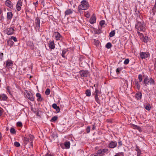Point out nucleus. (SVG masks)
Here are the masks:
<instances>
[{
    "mask_svg": "<svg viewBox=\"0 0 156 156\" xmlns=\"http://www.w3.org/2000/svg\"><path fill=\"white\" fill-rule=\"evenodd\" d=\"M81 4L78 7V10L79 12L81 10H86L89 7V5L88 2L86 0H83L81 2Z\"/></svg>",
    "mask_w": 156,
    "mask_h": 156,
    "instance_id": "1",
    "label": "nucleus"
},
{
    "mask_svg": "<svg viewBox=\"0 0 156 156\" xmlns=\"http://www.w3.org/2000/svg\"><path fill=\"white\" fill-rule=\"evenodd\" d=\"M144 83L146 87L148 86L149 85H155V83L154 80L152 78H149L148 76H146L144 80Z\"/></svg>",
    "mask_w": 156,
    "mask_h": 156,
    "instance_id": "2",
    "label": "nucleus"
},
{
    "mask_svg": "<svg viewBox=\"0 0 156 156\" xmlns=\"http://www.w3.org/2000/svg\"><path fill=\"white\" fill-rule=\"evenodd\" d=\"M135 28L138 30L144 32L145 28L144 22H138L136 24Z\"/></svg>",
    "mask_w": 156,
    "mask_h": 156,
    "instance_id": "3",
    "label": "nucleus"
},
{
    "mask_svg": "<svg viewBox=\"0 0 156 156\" xmlns=\"http://www.w3.org/2000/svg\"><path fill=\"white\" fill-rule=\"evenodd\" d=\"M79 73L81 76L83 77H87L89 74V72L87 70H81Z\"/></svg>",
    "mask_w": 156,
    "mask_h": 156,
    "instance_id": "4",
    "label": "nucleus"
},
{
    "mask_svg": "<svg viewBox=\"0 0 156 156\" xmlns=\"http://www.w3.org/2000/svg\"><path fill=\"white\" fill-rule=\"evenodd\" d=\"M54 36H55L56 40L57 41H62L63 39V37L58 32H55L54 33Z\"/></svg>",
    "mask_w": 156,
    "mask_h": 156,
    "instance_id": "5",
    "label": "nucleus"
},
{
    "mask_svg": "<svg viewBox=\"0 0 156 156\" xmlns=\"http://www.w3.org/2000/svg\"><path fill=\"white\" fill-rule=\"evenodd\" d=\"M140 58L142 59L145 58H147L150 55L149 53L147 52H141L140 53Z\"/></svg>",
    "mask_w": 156,
    "mask_h": 156,
    "instance_id": "6",
    "label": "nucleus"
},
{
    "mask_svg": "<svg viewBox=\"0 0 156 156\" xmlns=\"http://www.w3.org/2000/svg\"><path fill=\"white\" fill-rule=\"evenodd\" d=\"M5 5L7 7H9L10 9H13V3L9 0H6L5 2Z\"/></svg>",
    "mask_w": 156,
    "mask_h": 156,
    "instance_id": "7",
    "label": "nucleus"
},
{
    "mask_svg": "<svg viewBox=\"0 0 156 156\" xmlns=\"http://www.w3.org/2000/svg\"><path fill=\"white\" fill-rule=\"evenodd\" d=\"M117 145V143L115 141H112L109 144L108 147L110 148H113L116 147Z\"/></svg>",
    "mask_w": 156,
    "mask_h": 156,
    "instance_id": "8",
    "label": "nucleus"
},
{
    "mask_svg": "<svg viewBox=\"0 0 156 156\" xmlns=\"http://www.w3.org/2000/svg\"><path fill=\"white\" fill-rule=\"evenodd\" d=\"M6 31V34L8 35H10L13 34L15 30L13 28L10 27L7 28Z\"/></svg>",
    "mask_w": 156,
    "mask_h": 156,
    "instance_id": "9",
    "label": "nucleus"
},
{
    "mask_svg": "<svg viewBox=\"0 0 156 156\" xmlns=\"http://www.w3.org/2000/svg\"><path fill=\"white\" fill-rule=\"evenodd\" d=\"M27 93L26 95L27 98L31 101H34V98L33 94L30 92H28Z\"/></svg>",
    "mask_w": 156,
    "mask_h": 156,
    "instance_id": "10",
    "label": "nucleus"
},
{
    "mask_svg": "<svg viewBox=\"0 0 156 156\" xmlns=\"http://www.w3.org/2000/svg\"><path fill=\"white\" fill-rule=\"evenodd\" d=\"M34 138V137L33 136L30 134L29 135V139L30 140V145L29 146V147H30V146H31L33 148V141Z\"/></svg>",
    "mask_w": 156,
    "mask_h": 156,
    "instance_id": "11",
    "label": "nucleus"
},
{
    "mask_svg": "<svg viewBox=\"0 0 156 156\" xmlns=\"http://www.w3.org/2000/svg\"><path fill=\"white\" fill-rule=\"evenodd\" d=\"M22 2L21 0H19L16 5V9L18 11H20L21 9V6H22Z\"/></svg>",
    "mask_w": 156,
    "mask_h": 156,
    "instance_id": "12",
    "label": "nucleus"
},
{
    "mask_svg": "<svg viewBox=\"0 0 156 156\" xmlns=\"http://www.w3.org/2000/svg\"><path fill=\"white\" fill-rule=\"evenodd\" d=\"M36 28L38 29H39L40 26V20L38 17L36 18L35 20Z\"/></svg>",
    "mask_w": 156,
    "mask_h": 156,
    "instance_id": "13",
    "label": "nucleus"
},
{
    "mask_svg": "<svg viewBox=\"0 0 156 156\" xmlns=\"http://www.w3.org/2000/svg\"><path fill=\"white\" fill-rule=\"evenodd\" d=\"M135 97L137 100H140L142 98V94L140 92H137L135 94Z\"/></svg>",
    "mask_w": 156,
    "mask_h": 156,
    "instance_id": "14",
    "label": "nucleus"
},
{
    "mask_svg": "<svg viewBox=\"0 0 156 156\" xmlns=\"http://www.w3.org/2000/svg\"><path fill=\"white\" fill-rule=\"evenodd\" d=\"M49 42V43L48 44L49 47L51 49H54L55 48L54 41H50Z\"/></svg>",
    "mask_w": 156,
    "mask_h": 156,
    "instance_id": "15",
    "label": "nucleus"
},
{
    "mask_svg": "<svg viewBox=\"0 0 156 156\" xmlns=\"http://www.w3.org/2000/svg\"><path fill=\"white\" fill-rule=\"evenodd\" d=\"M13 65L12 62L11 60H8L6 62V66L7 68H9L12 66Z\"/></svg>",
    "mask_w": 156,
    "mask_h": 156,
    "instance_id": "16",
    "label": "nucleus"
},
{
    "mask_svg": "<svg viewBox=\"0 0 156 156\" xmlns=\"http://www.w3.org/2000/svg\"><path fill=\"white\" fill-rule=\"evenodd\" d=\"M101 90H99L98 87H96L94 93L93 94V95H96L97 94V95H99V94H101Z\"/></svg>",
    "mask_w": 156,
    "mask_h": 156,
    "instance_id": "17",
    "label": "nucleus"
},
{
    "mask_svg": "<svg viewBox=\"0 0 156 156\" xmlns=\"http://www.w3.org/2000/svg\"><path fill=\"white\" fill-rule=\"evenodd\" d=\"M135 150L136 151L137 153V156H140L141 154V151L139 147L136 145V146Z\"/></svg>",
    "mask_w": 156,
    "mask_h": 156,
    "instance_id": "18",
    "label": "nucleus"
},
{
    "mask_svg": "<svg viewBox=\"0 0 156 156\" xmlns=\"http://www.w3.org/2000/svg\"><path fill=\"white\" fill-rule=\"evenodd\" d=\"M13 16V14L11 12H9L7 13V19L8 20H11Z\"/></svg>",
    "mask_w": 156,
    "mask_h": 156,
    "instance_id": "19",
    "label": "nucleus"
},
{
    "mask_svg": "<svg viewBox=\"0 0 156 156\" xmlns=\"http://www.w3.org/2000/svg\"><path fill=\"white\" fill-rule=\"evenodd\" d=\"M96 19L95 16H92L90 19V22L91 24H93L96 22Z\"/></svg>",
    "mask_w": 156,
    "mask_h": 156,
    "instance_id": "20",
    "label": "nucleus"
},
{
    "mask_svg": "<svg viewBox=\"0 0 156 156\" xmlns=\"http://www.w3.org/2000/svg\"><path fill=\"white\" fill-rule=\"evenodd\" d=\"M27 44L28 46H30L32 49L34 48V44L32 42L28 41L27 42Z\"/></svg>",
    "mask_w": 156,
    "mask_h": 156,
    "instance_id": "21",
    "label": "nucleus"
},
{
    "mask_svg": "<svg viewBox=\"0 0 156 156\" xmlns=\"http://www.w3.org/2000/svg\"><path fill=\"white\" fill-rule=\"evenodd\" d=\"M36 96L38 98L37 100L38 101H42L43 99L42 98L41 95L39 93H37L36 94Z\"/></svg>",
    "mask_w": 156,
    "mask_h": 156,
    "instance_id": "22",
    "label": "nucleus"
},
{
    "mask_svg": "<svg viewBox=\"0 0 156 156\" xmlns=\"http://www.w3.org/2000/svg\"><path fill=\"white\" fill-rule=\"evenodd\" d=\"M65 148L66 149H69L70 146V143L69 141H66L64 143Z\"/></svg>",
    "mask_w": 156,
    "mask_h": 156,
    "instance_id": "23",
    "label": "nucleus"
},
{
    "mask_svg": "<svg viewBox=\"0 0 156 156\" xmlns=\"http://www.w3.org/2000/svg\"><path fill=\"white\" fill-rule=\"evenodd\" d=\"M73 11L71 9H68L66 10L65 12V16H66V15H68L71 14L73 13Z\"/></svg>",
    "mask_w": 156,
    "mask_h": 156,
    "instance_id": "24",
    "label": "nucleus"
},
{
    "mask_svg": "<svg viewBox=\"0 0 156 156\" xmlns=\"http://www.w3.org/2000/svg\"><path fill=\"white\" fill-rule=\"evenodd\" d=\"M23 140L24 146H26L29 142L30 143V140H29V138L24 137L23 139Z\"/></svg>",
    "mask_w": 156,
    "mask_h": 156,
    "instance_id": "25",
    "label": "nucleus"
},
{
    "mask_svg": "<svg viewBox=\"0 0 156 156\" xmlns=\"http://www.w3.org/2000/svg\"><path fill=\"white\" fill-rule=\"evenodd\" d=\"M131 125L133 127H134L135 129H137L139 131H142L141 128L139 126L134 124H131Z\"/></svg>",
    "mask_w": 156,
    "mask_h": 156,
    "instance_id": "26",
    "label": "nucleus"
},
{
    "mask_svg": "<svg viewBox=\"0 0 156 156\" xmlns=\"http://www.w3.org/2000/svg\"><path fill=\"white\" fill-rule=\"evenodd\" d=\"M0 98L3 100L5 101L7 99L8 97L6 95L3 94L0 96Z\"/></svg>",
    "mask_w": 156,
    "mask_h": 156,
    "instance_id": "27",
    "label": "nucleus"
},
{
    "mask_svg": "<svg viewBox=\"0 0 156 156\" xmlns=\"http://www.w3.org/2000/svg\"><path fill=\"white\" fill-rule=\"evenodd\" d=\"M94 95V98L98 104H100L101 101L98 97L99 95H97V94Z\"/></svg>",
    "mask_w": 156,
    "mask_h": 156,
    "instance_id": "28",
    "label": "nucleus"
},
{
    "mask_svg": "<svg viewBox=\"0 0 156 156\" xmlns=\"http://www.w3.org/2000/svg\"><path fill=\"white\" fill-rule=\"evenodd\" d=\"M134 82L136 87L137 88L138 90H139L140 89V85L139 83V82L136 81V80H135Z\"/></svg>",
    "mask_w": 156,
    "mask_h": 156,
    "instance_id": "29",
    "label": "nucleus"
},
{
    "mask_svg": "<svg viewBox=\"0 0 156 156\" xmlns=\"http://www.w3.org/2000/svg\"><path fill=\"white\" fill-rule=\"evenodd\" d=\"M68 48H66V49H64L62 50V56L63 57H65V55H66V53L67 52V51H68Z\"/></svg>",
    "mask_w": 156,
    "mask_h": 156,
    "instance_id": "30",
    "label": "nucleus"
},
{
    "mask_svg": "<svg viewBox=\"0 0 156 156\" xmlns=\"http://www.w3.org/2000/svg\"><path fill=\"white\" fill-rule=\"evenodd\" d=\"M85 94L86 96L87 97H90L91 96V91L89 89H87L85 91Z\"/></svg>",
    "mask_w": 156,
    "mask_h": 156,
    "instance_id": "31",
    "label": "nucleus"
},
{
    "mask_svg": "<svg viewBox=\"0 0 156 156\" xmlns=\"http://www.w3.org/2000/svg\"><path fill=\"white\" fill-rule=\"evenodd\" d=\"M10 132L11 134H14L16 133V131L14 128L11 127L10 129Z\"/></svg>",
    "mask_w": 156,
    "mask_h": 156,
    "instance_id": "32",
    "label": "nucleus"
},
{
    "mask_svg": "<svg viewBox=\"0 0 156 156\" xmlns=\"http://www.w3.org/2000/svg\"><path fill=\"white\" fill-rule=\"evenodd\" d=\"M115 34V30H114L112 31L109 33V36L110 37L114 36Z\"/></svg>",
    "mask_w": 156,
    "mask_h": 156,
    "instance_id": "33",
    "label": "nucleus"
},
{
    "mask_svg": "<svg viewBox=\"0 0 156 156\" xmlns=\"http://www.w3.org/2000/svg\"><path fill=\"white\" fill-rule=\"evenodd\" d=\"M148 41L149 38L148 37L146 36H145V37H143V41L145 43H147Z\"/></svg>",
    "mask_w": 156,
    "mask_h": 156,
    "instance_id": "34",
    "label": "nucleus"
},
{
    "mask_svg": "<svg viewBox=\"0 0 156 156\" xmlns=\"http://www.w3.org/2000/svg\"><path fill=\"white\" fill-rule=\"evenodd\" d=\"M101 151H102V154L103 155H104L105 153H108V150L107 149H102Z\"/></svg>",
    "mask_w": 156,
    "mask_h": 156,
    "instance_id": "35",
    "label": "nucleus"
},
{
    "mask_svg": "<svg viewBox=\"0 0 156 156\" xmlns=\"http://www.w3.org/2000/svg\"><path fill=\"white\" fill-rule=\"evenodd\" d=\"M112 46V45L110 42L108 43L106 45V47L108 49L110 48Z\"/></svg>",
    "mask_w": 156,
    "mask_h": 156,
    "instance_id": "36",
    "label": "nucleus"
},
{
    "mask_svg": "<svg viewBox=\"0 0 156 156\" xmlns=\"http://www.w3.org/2000/svg\"><path fill=\"white\" fill-rule=\"evenodd\" d=\"M100 42L98 40H94V44L96 46H97L99 44Z\"/></svg>",
    "mask_w": 156,
    "mask_h": 156,
    "instance_id": "37",
    "label": "nucleus"
},
{
    "mask_svg": "<svg viewBox=\"0 0 156 156\" xmlns=\"http://www.w3.org/2000/svg\"><path fill=\"white\" fill-rule=\"evenodd\" d=\"M58 136L57 134H55L54 133H53L51 136V137L54 139H55L57 138Z\"/></svg>",
    "mask_w": 156,
    "mask_h": 156,
    "instance_id": "38",
    "label": "nucleus"
},
{
    "mask_svg": "<svg viewBox=\"0 0 156 156\" xmlns=\"http://www.w3.org/2000/svg\"><path fill=\"white\" fill-rule=\"evenodd\" d=\"M57 119L58 117L57 116H54L52 118L51 121L52 122H55Z\"/></svg>",
    "mask_w": 156,
    "mask_h": 156,
    "instance_id": "39",
    "label": "nucleus"
},
{
    "mask_svg": "<svg viewBox=\"0 0 156 156\" xmlns=\"http://www.w3.org/2000/svg\"><path fill=\"white\" fill-rule=\"evenodd\" d=\"M50 89L49 88H47L45 91V94L46 95H48L50 94Z\"/></svg>",
    "mask_w": 156,
    "mask_h": 156,
    "instance_id": "40",
    "label": "nucleus"
},
{
    "mask_svg": "<svg viewBox=\"0 0 156 156\" xmlns=\"http://www.w3.org/2000/svg\"><path fill=\"white\" fill-rule=\"evenodd\" d=\"M138 79L139 80V82H141L142 81L143 77L142 76L141 74H140L138 76Z\"/></svg>",
    "mask_w": 156,
    "mask_h": 156,
    "instance_id": "41",
    "label": "nucleus"
},
{
    "mask_svg": "<svg viewBox=\"0 0 156 156\" xmlns=\"http://www.w3.org/2000/svg\"><path fill=\"white\" fill-rule=\"evenodd\" d=\"M145 108L146 109L147 111H150L151 109V107L150 104H148L145 107Z\"/></svg>",
    "mask_w": 156,
    "mask_h": 156,
    "instance_id": "42",
    "label": "nucleus"
},
{
    "mask_svg": "<svg viewBox=\"0 0 156 156\" xmlns=\"http://www.w3.org/2000/svg\"><path fill=\"white\" fill-rule=\"evenodd\" d=\"M105 21L104 20H101L99 22V24H100L101 27H103V25L105 24Z\"/></svg>",
    "mask_w": 156,
    "mask_h": 156,
    "instance_id": "43",
    "label": "nucleus"
},
{
    "mask_svg": "<svg viewBox=\"0 0 156 156\" xmlns=\"http://www.w3.org/2000/svg\"><path fill=\"white\" fill-rule=\"evenodd\" d=\"M101 29L98 28V29L96 31V33L97 34H100L102 32V30H101Z\"/></svg>",
    "mask_w": 156,
    "mask_h": 156,
    "instance_id": "44",
    "label": "nucleus"
},
{
    "mask_svg": "<svg viewBox=\"0 0 156 156\" xmlns=\"http://www.w3.org/2000/svg\"><path fill=\"white\" fill-rule=\"evenodd\" d=\"M122 69L121 68H118L116 69V72L118 74L120 73V71L122 70Z\"/></svg>",
    "mask_w": 156,
    "mask_h": 156,
    "instance_id": "45",
    "label": "nucleus"
},
{
    "mask_svg": "<svg viewBox=\"0 0 156 156\" xmlns=\"http://www.w3.org/2000/svg\"><path fill=\"white\" fill-rule=\"evenodd\" d=\"M14 145L16 147H19L20 146V144L17 141H15L14 142Z\"/></svg>",
    "mask_w": 156,
    "mask_h": 156,
    "instance_id": "46",
    "label": "nucleus"
},
{
    "mask_svg": "<svg viewBox=\"0 0 156 156\" xmlns=\"http://www.w3.org/2000/svg\"><path fill=\"white\" fill-rule=\"evenodd\" d=\"M16 125L18 127H22V123L20 122H18L17 123Z\"/></svg>",
    "mask_w": 156,
    "mask_h": 156,
    "instance_id": "47",
    "label": "nucleus"
},
{
    "mask_svg": "<svg viewBox=\"0 0 156 156\" xmlns=\"http://www.w3.org/2000/svg\"><path fill=\"white\" fill-rule=\"evenodd\" d=\"M10 87L9 86H8L6 87V89L7 91L9 93V94L11 95H12V93L10 91Z\"/></svg>",
    "mask_w": 156,
    "mask_h": 156,
    "instance_id": "48",
    "label": "nucleus"
},
{
    "mask_svg": "<svg viewBox=\"0 0 156 156\" xmlns=\"http://www.w3.org/2000/svg\"><path fill=\"white\" fill-rule=\"evenodd\" d=\"M129 62V59H126L124 62V64L125 65L128 64Z\"/></svg>",
    "mask_w": 156,
    "mask_h": 156,
    "instance_id": "49",
    "label": "nucleus"
},
{
    "mask_svg": "<svg viewBox=\"0 0 156 156\" xmlns=\"http://www.w3.org/2000/svg\"><path fill=\"white\" fill-rule=\"evenodd\" d=\"M118 144H119L118 148H119V147L121 146L122 145V141H121L120 140H119L118 141Z\"/></svg>",
    "mask_w": 156,
    "mask_h": 156,
    "instance_id": "50",
    "label": "nucleus"
},
{
    "mask_svg": "<svg viewBox=\"0 0 156 156\" xmlns=\"http://www.w3.org/2000/svg\"><path fill=\"white\" fill-rule=\"evenodd\" d=\"M10 39L13 40L15 42H16L17 41L16 37L14 36H11Z\"/></svg>",
    "mask_w": 156,
    "mask_h": 156,
    "instance_id": "51",
    "label": "nucleus"
},
{
    "mask_svg": "<svg viewBox=\"0 0 156 156\" xmlns=\"http://www.w3.org/2000/svg\"><path fill=\"white\" fill-rule=\"evenodd\" d=\"M90 126H88L87 127L86 129V132L87 133H90Z\"/></svg>",
    "mask_w": 156,
    "mask_h": 156,
    "instance_id": "52",
    "label": "nucleus"
},
{
    "mask_svg": "<svg viewBox=\"0 0 156 156\" xmlns=\"http://www.w3.org/2000/svg\"><path fill=\"white\" fill-rule=\"evenodd\" d=\"M58 106H57V105L55 103L53 104L52 105V108L54 109H55L56 108H57Z\"/></svg>",
    "mask_w": 156,
    "mask_h": 156,
    "instance_id": "53",
    "label": "nucleus"
},
{
    "mask_svg": "<svg viewBox=\"0 0 156 156\" xmlns=\"http://www.w3.org/2000/svg\"><path fill=\"white\" fill-rule=\"evenodd\" d=\"M45 156H54V155L53 154L50 153V152H48L45 154Z\"/></svg>",
    "mask_w": 156,
    "mask_h": 156,
    "instance_id": "54",
    "label": "nucleus"
},
{
    "mask_svg": "<svg viewBox=\"0 0 156 156\" xmlns=\"http://www.w3.org/2000/svg\"><path fill=\"white\" fill-rule=\"evenodd\" d=\"M102 151H101V149L100 150H98L97 152V154H102Z\"/></svg>",
    "mask_w": 156,
    "mask_h": 156,
    "instance_id": "55",
    "label": "nucleus"
},
{
    "mask_svg": "<svg viewBox=\"0 0 156 156\" xmlns=\"http://www.w3.org/2000/svg\"><path fill=\"white\" fill-rule=\"evenodd\" d=\"M60 145L62 148L63 149H64L65 148V147L64 143H61L60 144Z\"/></svg>",
    "mask_w": 156,
    "mask_h": 156,
    "instance_id": "56",
    "label": "nucleus"
},
{
    "mask_svg": "<svg viewBox=\"0 0 156 156\" xmlns=\"http://www.w3.org/2000/svg\"><path fill=\"white\" fill-rule=\"evenodd\" d=\"M3 56V54L2 53H0V59L2 60Z\"/></svg>",
    "mask_w": 156,
    "mask_h": 156,
    "instance_id": "57",
    "label": "nucleus"
},
{
    "mask_svg": "<svg viewBox=\"0 0 156 156\" xmlns=\"http://www.w3.org/2000/svg\"><path fill=\"white\" fill-rule=\"evenodd\" d=\"M116 155L118 156H124L123 153L122 152L119 153Z\"/></svg>",
    "mask_w": 156,
    "mask_h": 156,
    "instance_id": "58",
    "label": "nucleus"
},
{
    "mask_svg": "<svg viewBox=\"0 0 156 156\" xmlns=\"http://www.w3.org/2000/svg\"><path fill=\"white\" fill-rule=\"evenodd\" d=\"M55 109H56L57 112L58 113L60 111V109L58 106L57 108H56Z\"/></svg>",
    "mask_w": 156,
    "mask_h": 156,
    "instance_id": "59",
    "label": "nucleus"
},
{
    "mask_svg": "<svg viewBox=\"0 0 156 156\" xmlns=\"http://www.w3.org/2000/svg\"><path fill=\"white\" fill-rule=\"evenodd\" d=\"M33 4L35 5V7H36L38 5V1H37L35 2H34Z\"/></svg>",
    "mask_w": 156,
    "mask_h": 156,
    "instance_id": "60",
    "label": "nucleus"
},
{
    "mask_svg": "<svg viewBox=\"0 0 156 156\" xmlns=\"http://www.w3.org/2000/svg\"><path fill=\"white\" fill-rule=\"evenodd\" d=\"M4 19V17L3 16H2L1 17V19H0V20H1L2 21H3Z\"/></svg>",
    "mask_w": 156,
    "mask_h": 156,
    "instance_id": "61",
    "label": "nucleus"
},
{
    "mask_svg": "<svg viewBox=\"0 0 156 156\" xmlns=\"http://www.w3.org/2000/svg\"><path fill=\"white\" fill-rule=\"evenodd\" d=\"M95 124L93 125V127H92V129L93 130H94L95 129Z\"/></svg>",
    "mask_w": 156,
    "mask_h": 156,
    "instance_id": "62",
    "label": "nucleus"
},
{
    "mask_svg": "<svg viewBox=\"0 0 156 156\" xmlns=\"http://www.w3.org/2000/svg\"><path fill=\"white\" fill-rule=\"evenodd\" d=\"M137 33L139 35H142V34L140 33L139 31H137Z\"/></svg>",
    "mask_w": 156,
    "mask_h": 156,
    "instance_id": "63",
    "label": "nucleus"
},
{
    "mask_svg": "<svg viewBox=\"0 0 156 156\" xmlns=\"http://www.w3.org/2000/svg\"><path fill=\"white\" fill-rule=\"evenodd\" d=\"M154 8L155 9H156V2L155 3Z\"/></svg>",
    "mask_w": 156,
    "mask_h": 156,
    "instance_id": "64",
    "label": "nucleus"
}]
</instances>
